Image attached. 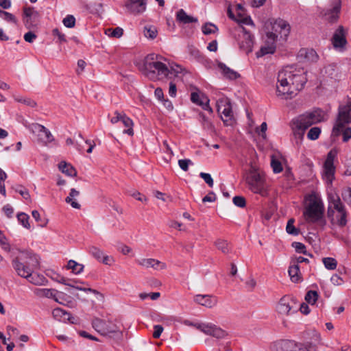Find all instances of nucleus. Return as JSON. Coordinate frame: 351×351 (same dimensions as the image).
I'll use <instances>...</instances> for the list:
<instances>
[{
	"label": "nucleus",
	"mask_w": 351,
	"mask_h": 351,
	"mask_svg": "<svg viewBox=\"0 0 351 351\" xmlns=\"http://www.w3.org/2000/svg\"><path fill=\"white\" fill-rule=\"evenodd\" d=\"M305 72L302 68L288 66L279 71L276 83V96L282 99L295 97L306 82Z\"/></svg>",
	"instance_id": "f257e3e1"
},
{
	"label": "nucleus",
	"mask_w": 351,
	"mask_h": 351,
	"mask_svg": "<svg viewBox=\"0 0 351 351\" xmlns=\"http://www.w3.org/2000/svg\"><path fill=\"white\" fill-rule=\"evenodd\" d=\"M144 73L152 80H162L164 79L173 80L176 82L182 80V77L186 71L178 64H172L169 69L160 61H146Z\"/></svg>",
	"instance_id": "f03ea898"
},
{
	"label": "nucleus",
	"mask_w": 351,
	"mask_h": 351,
	"mask_svg": "<svg viewBox=\"0 0 351 351\" xmlns=\"http://www.w3.org/2000/svg\"><path fill=\"white\" fill-rule=\"evenodd\" d=\"M12 264L17 275L24 278H29L40 267L39 261L36 255L19 249L14 254Z\"/></svg>",
	"instance_id": "7ed1b4c3"
},
{
	"label": "nucleus",
	"mask_w": 351,
	"mask_h": 351,
	"mask_svg": "<svg viewBox=\"0 0 351 351\" xmlns=\"http://www.w3.org/2000/svg\"><path fill=\"white\" fill-rule=\"evenodd\" d=\"M308 203L306 205L303 216L308 223H316L324 228L326 224L324 218V204L322 198L316 194H311L308 197Z\"/></svg>",
	"instance_id": "20e7f679"
},
{
	"label": "nucleus",
	"mask_w": 351,
	"mask_h": 351,
	"mask_svg": "<svg viewBox=\"0 0 351 351\" xmlns=\"http://www.w3.org/2000/svg\"><path fill=\"white\" fill-rule=\"evenodd\" d=\"M324 112L319 109L301 114L292 121L294 135L302 139L304 131L313 124L324 120Z\"/></svg>",
	"instance_id": "39448f33"
},
{
	"label": "nucleus",
	"mask_w": 351,
	"mask_h": 351,
	"mask_svg": "<svg viewBox=\"0 0 351 351\" xmlns=\"http://www.w3.org/2000/svg\"><path fill=\"white\" fill-rule=\"evenodd\" d=\"M327 217L332 224L343 227L347 224V211L337 195H329Z\"/></svg>",
	"instance_id": "423d86ee"
},
{
	"label": "nucleus",
	"mask_w": 351,
	"mask_h": 351,
	"mask_svg": "<svg viewBox=\"0 0 351 351\" xmlns=\"http://www.w3.org/2000/svg\"><path fill=\"white\" fill-rule=\"evenodd\" d=\"M265 27L267 39L273 43L287 40L291 30L289 23L282 19H269L265 22Z\"/></svg>",
	"instance_id": "0eeeda50"
},
{
	"label": "nucleus",
	"mask_w": 351,
	"mask_h": 351,
	"mask_svg": "<svg viewBox=\"0 0 351 351\" xmlns=\"http://www.w3.org/2000/svg\"><path fill=\"white\" fill-rule=\"evenodd\" d=\"M249 189L254 193L266 195V184L263 174L259 173L255 167H252L245 178Z\"/></svg>",
	"instance_id": "6e6552de"
},
{
	"label": "nucleus",
	"mask_w": 351,
	"mask_h": 351,
	"mask_svg": "<svg viewBox=\"0 0 351 351\" xmlns=\"http://www.w3.org/2000/svg\"><path fill=\"white\" fill-rule=\"evenodd\" d=\"M92 324L95 330L102 335L113 337L118 339H121L123 337L122 330L115 322L95 318L93 320Z\"/></svg>",
	"instance_id": "1a4fd4ad"
},
{
	"label": "nucleus",
	"mask_w": 351,
	"mask_h": 351,
	"mask_svg": "<svg viewBox=\"0 0 351 351\" xmlns=\"http://www.w3.org/2000/svg\"><path fill=\"white\" fill-rule=\"evenodd\" d=\"M351 122V102L339 108V112L334 124L332 135L338 136L346 128V125Z\"/></svg>",
	"instance_id": "9d476101"
},
{
	"label": "nucleus",
	"mask_w": 351,
	"mask_h": 351,
	"mask_svg": "<svg viewBox=\"0 0 351 351\" xmlns=\"http://www.w3.org/2000/svg\"><path fill=\"white\" fill-rule=\"evenodd\" d=\"M234 36L241 50L246 53H249L252 51V37L245 28L241 26L238 27L234 31Z\"/></svg>",
	"instance_id": "9b49d317"
},
{
	"label": "nucleus",
	"mask_w": 351,
	"mask_h": 351,
	"mask_svg": "<svg viewBox=\"0 0 351 351\" xmlns=\"http://www.w3.org/2000/svg\"><path fill=\"white\" fill-rule=\"evenodd\" d=\"M217 108L223 122L226 125H232L234 115L230 100L225 97L219 99L217 101Z\"/></svg>",
	"instance_id": "f8f14e48"
},
{
	"label": "nucleus",
	"mask_w": 351,
	"mask_h": 351,
	"mask_svg": "<svg viewBox=\"0 0 351 351\" xmlns=\"http://www.w3.org/2000/svg\"><path fill=\"white\" fill-rule=\"evenodd\" d=\"M341 8V1L334 0L332 7L323 10L321 14L326 21L330 23H335L339 20Z\"/></svg>",
	"instance_id": "ddd939ff"
},
{
	"label": "nucleus",
	"mask_w": 351,
	"mask_h": 351,
	"mask_svg": "<svg viewBox=\"0 0 351 351\" xmlns=\"http://www.w3.org/2000/svg\"><path fill=\"white\" fill-rule=\"evenodd\" d=\"M194 326L204 334L217 339L224 338L227 336V332L225 330L210 323H201Z\"/></svg>",
	"instance_id": "4468645a"
},
{
	"label": "nucleus",
	"mask_w": 351,
	"mask_h": 351,
	"mask_svg": "<svg viewBox=\"0 0 351 351\" xmlns=\"http://www.w3.org/2000/svg\"><path fill=\"white\" fill-rule=\"evenodd\" d=\"M236 15L232 13V11L230 8L228 10V16L238 22L239 23H242L245 25H254L253 21L250 16H248L243 7L241 4H237L235 8Z\"/></svg>",
	"instance_id": "2eb2a0df"
},
{
	"label": "nucleus",
	"mask_w": 351,
	"mask_h": 351,
	"mask_svg": "<svg viewBox=\"0 0 351 351\" xmlns=\"http://www.w3.org/2000/svg\"><path fill=\"white\" fill-rule=\"evenodd\" d=\"M39 18V13L33 8L25 7L23 8V21L27 29L36 26Z\"/></svg>",
	"instance_id": "dca6fc26"
},
{
	"label": "nucleus",
	"mask_w": 351,
	"mask_h": 351,
	"mask_svg": "<svg viewBox=\"0 0 351 351\" xmlns=\"http://www.w3.org/2000/svg\"><path fill=\"white\" fill-rule=\"evenodd\" d=\"M295 304V302L293 298L289 295H285L280 298L276 308L278 313L283 315H288L293 308Z\"/></svg>",
	"instance_id": "f3484780"
},
{
	"label": "nucleus",
	"mask_w": 351,
	"mask_h": 351,
	"mask_svg": "<svg viewBox=\"0 0 351 351\" xmlns=\"http://www.w3.org/2000/svg\"><path fill=\"white\" fill-rule=\"evenodd\" d=\"M332 44L335 49L343 50L347 44L346 33L343 26L340 25L335 30L331 39Z\"/></svg>",
	"instance_id": "a211bd4d"
},
{
	"label": "nucleus",
	"mask_w": 351,
	"mask_h": 351,
	"mask_svg": "<svg viewBox=\"0 0 351 351\" xmlns=\"http://www.w3.org/2000/svg\"><path fill=\"white\" fill-rule=\"evenodd\" d=\"M137 264L145 269H153L155 271H161L167 269V264L158 259L144 258L137 261Z\"/></svg>",
	"instance_id": "6ab92c4d"
},
{
	"label": "nucleus",
	"mask_w": 351,
	"mask_h": 351,
	"mask_svg": "<svg viewBox=\"0 0 351 351\" xmlns=\"http://www.w3.org/2000/svg\"><path fill=\"white\" fill-rule=\"evenodd\" d=\"M193 301L206 308H213L217 304V298L212 295L197 294L193 297Z\"/></svg>",
	"instance_id": "aec40b11"
},
{
	"label": "nucleus",
	"mask_w": 351,
	"mask_h": 351,
	"mask_svg": "<svg viewBox=\"0 0 351 351\" xmlns=\"http://www.w3.org/2000/svg\"><path fill=\"white\" fill-rule=\"evenodd\" d=\"M125 7L132 14H140L146 10V0H128Z\"/></svg>",
	"instance_id": "412c9836"
},
{
	"label": "nucleus",
	"mask_w": 351,
	"mask_h": 351,
	"mask_svg": "<svg viewBox=\"0 0 351 351\" xmlns=\"http://www.w3.org/2000/svg\"><path fill=\"white\" fill-rule=\"evenodd\" d=\"M191 100L193 103L202 106L204 110L210 113L213 112V109L209 106V99L204 95H200L198 92H193L191 95Z\"/></svg>",
	"instance_id": "4be33fe9"
},
{
	"label": "nucleus",
	"mask_w": 351,
	"mask_h": 351,
	"mask_svg": "<svg viewBox=\"0 0 351 351\" xmlns=\"http://www.w3.org/2000/svg\"><path fill=\"white\" fill-rule=\"evenodd\" d=\"M34 293L38 298H52L56 302L60 304H64V302L60 301L59 299L58 298V294L59 293V291H58L56 289L46 288L36 289L34 290Z\"/></svg>",
	"instance_id": "5701e85b"
},
{
	"label": "nucleus",
	"mask_w": 351,
	"mask_h": 351,
	"mask_svg": "<svg viewBox=\"0 0 351 351\" xmlns=\"http://www.w3.org/2000/svg\"><path fill=\"white\" fill-rule=\"evenodd\" d=\"M35 130L38 132L39 140L43 143L48 144L53 141L54 138L52 134L45 126L40 124H36L35 125Z\"/></svg>",
	"instance_id": "b1692460"
},
{
	"label": "nucleus",
	"mask_w": 351,
	"mask_h": 351,
	"mask_svg": "<svg viewBox=\"0 0 351 351\" xmlns=\"http://www.w3.org/2000/svg\"><path fill=\"white\" fill-rule=\"evenodd\" d=\"M52 315L54 319L60 322H69L71 324H75V318L68 312L60 308H54L52 311Z\"/></svg>",
	"instance_id": "393cba45"
},
{
	"label": "nucleus",
	"mask_w": 351,
	"mask_h": 351,
	"mask_svg": "<svg viewBox=\"0 0 351 351\" xmlns=\"http://www.w3.org/2000/svg\"><path fill=\"white\" fill-rule=\"evenodd\" d=\"M335 165H324L322 178L328 185H332L335 179Z\"/></svg>",
	"instance_id": "a878e982"
},
{
	"label": "nucleus",
	"mask_w": 351,
	"mask_h": 351,
	"mask_svg": "<svg viewBox=\"0 0 351 351\" xmlns=\"http://www.w3.org/2000/svg\"><path fill=\"white\" fill-rule=\"evenodd\" d=\"M176 21L181 24L197 23V19L189 15L183 9H180L176 15Z\"/></svg>",
	"instance_id": "bb28decb"
},
{
	"label": "nucleus",
	"mask_w": 351,
	"mask_h": 351,
	"mask_svg": "<svg viewBox=\"0 0 351 351\" xmlns=\"http://www.w3.org/2000/svg\"><path fill=\"white\" fill-rule=\"evenodd\" d=\"M276 346V351H296L298 343L291 340H282Z\"/></svg>",
	"instance_id": "cd10ccee"
},
{
	"label": "nucleus",
	"mask_w": 351,
	"mask_h": 351,
	"mask_svg": "<svg viewBox=\"0 0 351 351\" xmlns=\"http://www.w3.org/2000/svg\"><path fill=\"white\" fill-rule=\"evenodd\" d=\"M217 66H218L219 69L220 70L221 74L225 77H226L228 79L236 80L240 76L237 72H236L234 70L231 69L230 68L228 67L223 63L219 62L217 64Z\"/></svg>",
	"instance_id": "c85d7f7f"
},
{
	"label": "nucleus",
	"mask_w": 351,
	"mask_h": 351,
	"mask_svg": "<svg viewBox=\"0 0 351 351\" xmlns=\"http://www.w3.org/2000/svg\"><path fill=\"white\" fill-rule=\"evenodd\" d=\"M267 44L261 47L260 50L256 52L257 58L262 57L267 54L274 53L276 50L275 43H273L270 40L267 39Z\"/></svg>",
	"instance_id": "c756f323"
},
{
	"label": "nucleus",
	"mask_w": 351,
	"mask_h": 351,
	"mask_svg": "<svg viewBox=\"0 0 351 351\" xmlns=\"http://www.w3.org/2000/svg\"><path fill=\"white\" fill-rule=\"evenodd\" d=\"M79 195V191H77L75 189H71L69 196H67L65 199V202L67 204H69L73 208L80 209L81 206L76 201V197H78Z\"/></svg>",
	"instance_id": "7c9ffc66"
},
{
	"label": "nucleus",
	"mask_w": 351,
	"mask_h": 351,
	"mask_svg": "<svg viewBox=\"0 0 351 351\" xmlns=\"http://www.w3.org/2000/svg\"><path fill=\"white\" fill-rule=\"evenodd\" d=\"M291 280L293 282L298 283L302 281L301 273L300 271V267L298 264L291 265L288 271Z\"/></svg>",
	"instance_id": "2f4dec72"
},
{
	"label": "nucleus",
	"mask_w": 351,
	"mask_h": 351,
	"mask_svg": "<svg viewBox=\"0 0 351 351\" xmlns=\"http://www.w3.org/2000/svg\"><path fill=\"white\" fill-rule=\"evenodd\" d=\"M58 169L62 173L71 177H75L77 176L76 169L69 163L64 161H62L58 165Z\"/></svg>",
	"instance_id": "473e14b6"
},
{
	"label": "nucleus",
	"mask_w": 351,
	"mask_h": 351,
	"mask_svg": "<svg viewBox=\"0 0 351 351\" xmlns=\"http://www.w3.org/2000/svg\"><path fill=\"white\" fill-rule=\"evenodd\" d=\"M12 97L16 102L23 104L27 106H29L31 108L36 106V101L28 97L23 96L18 93H14L12 95Z\"/></svg>",
	"instance_id": "72a5a7b5"
},
{
	"label": "nucleus",
	"mask_w": 351,
	"mask_h": 351,
	"mask_svg": "<svg viewBox=\"0 0 351 351\" xmlns=\"http://www.w3.org/2000/svg\"><path fill=\"white\" fill-rule=\"evenodd\" d=\"M29 282L36 286H43L47 284L48 280L41 274L33 273L29 278H27Z\"/></svg>",
	"instance_id": "f704fd0d"
},
{
	"label": "nucleus",
	"mask_w": 351,
	"mask_h": 351,
	"mask_svg": "<svg viewBox=\"0 0 351 351\" xmlns=\"http://www.w3.org/2000/svg\"><path fill=\"white\" fill-rule=\"evenodd\" d=\"M121 123H123V126L125 128V130H123L124 134H127L129 136H133L134 135V130H133V125L134 123L132 120L127 117L125 114H123V118L121 120Z\"/></svg>",
	"instance_id": "c9c22d12"
},
{
	"label": "nucleus",
	"mask_w": 351,
	"mask_h": 351,
	"mask_svg": "<svg viewBox=\"0 0 351 351\" xmlns=\"http://www.w3.org/2000/svg\"><path fill=\"white\" fill-rule=\"evenodd\" d=\"M215 245L225 254H228L231 252V247L226 240L219 239L215 242Z\"/></svg>",
	"instance_id": "e433bc0d"
},
{
	"label": "nucleus",
	"mask_w": 351,
	"mask_h": 351,
	"mask_svg": "<svg viewBox=\"0 0 351 351\" xmlns=\"http://www.w3.org/2000/svg\"><path fill=\"white\" fill-rule=\"evenodd\" d=\"M300 55L304 56L309 62H316L318 60V55L312 49H303L300 51Z\"/></svg>",
	"instance_id": "4c0bfd02"
},
{
	"label": "nucleus",
	"mask_w": 351,
	"mask_h": 351,
	"mask_svg": "<svg viewBox=\"0 0 351 351\" xmlns=\"http://www.w3.org/2000/svg\"><path fill=\"white\" fill-rule=\"evenodd\" d=\"M143 34L147 38L153 40L158 35L157 28L154 25H147L143 28Z\"/></svg>",
	"instance_id": "58836bf2"
},
{
	"label": "nucleus",
	"mask_w": 351,
	"mask_h": 351,
	"mask_svg": "<svg viewBox=\"0 0 351 351\" xmlns=\"http://www.w3.org/2000/svg\"><path fill=\"white\" fill-rule=\"evenodd\" d=\"M67 267L71 269L73 273L75 274H80L84 269V265L77 263L75 261L70 260L67 263Z\"/></svg>",
	"instance_id": "ea45409f"
},
{
	"label": "nucleus",
	"mask_w": 351,
	"mask_h": 351,
	"mask_svg": "<svg viewBox=\"0 0 351 351\" xmlns=\"http://www.w3.org/2000/svg\"><path fill=\"white\" fill-rule=\"evenodd\" d=\"M202 32L205 35H209L211 34H215L218 31L217 27L211 23H205L202 27Z\"/></svg>",
	"instance_id": "a19ab883"
},
{
	"label": "nucleus",
	"mask_w": 351,
	"mask_h": 351,
	"mask_svg": "<svg viewBox=\"0 0 351 351\" xmlns=\"http://www.w3.org/2000/svg\"><path fill=\"white\" fill-rule=\"evenodd\" d=\"M322 262L324 265V267L329 270L335 269L337 265V261L335 258L330 257L324 258L322 259Z\"/></svg>",
	"instance_id": "79ce46f5"
},
{
	"label": "nucleus",
	"mask_w": 351,
	"mask_h": 351,
	"mask_svg": "<svg viewBox=\"0 0 351 351\" xmlns=\"http://www.w3.org/2000/svg\"><path fill=\"white\" fill-rule=\"evenodd\" d=\"M0 16L2 17L5 21L9 23H12L14 25H16L18 23L15 16L8 12L0 10Z\"/></svg>",
	"instance_id": "37998d69"
},
{
	"label": "nucleus",
	"mask_w": 351,
	"mask_h": 351,
	"mask_svg": "<svg viewBox=\"0 0 351 351\" xmlns=\"http://www.w3.org/2000/svg\"><path fill=\"white\" fill-rule=\"evenodd\" d=\"M88 252L99 261L101 260L104 254L102 250L95 246H90L88 249Z\"/></svg>",
	"instance_id": "c03bdc74"
},
{
	"label": "nucleus",
	"mask_w": 351,
	"mask_h": 351,
	"mask_svg": "<svg viewBox=\"0 0 351 351\" xmlns=\"http://www.w3.org/2000/svg\"><path fill=\"white\" fill-rule=\"evenodd\" d=\"M318 293L315 291H308L305 295V300L311 305L315 304L318 299Z\"/></svg>",
	"instance_id": "a18cd8bd"
},
{
	"label": "nucleus",
	"mask_w": 351,
	"mask_h": 351,
	"mask_svg": "<svg viewBox=\"0 0 351 351\" xmlns=\"http://www.w3.org/2000/svg\"><path fill=\"white\" fill-rule=\"evenodd\" d=\"M338 154V150L336 148L332 149L327 154V158L324 165H334V160Z\"/></svg>",
	"instance_id": "49530a36"
},
{
	"label": "nucleus",
	"mask_w": 351,
	"mask_h": 351,
	"mask_svg": "<svg viewBox=\"0 0 351 351\" xmlns=\"http://www.w3.org/2000/svg\"><path fill=\"white\" fill-rule=\"evenodd\" d=\"M17 219L24 228H25L27 229L30 228L31 226L29 223V217L27 214H25L24 213H21L17 215Z\"/></svg>",
	"instance_id": "de8ad7c7"
},
{
	"label": "nucleus",
	"mask_w": 351,
	"mask_h": 351,
	"mask_svg": "<svg viewBox=\"0 0 351 351\" xmlns=\"http://www.w3.org/2000/svg\"><path fill=\"white\" fill-rule=\"evenodd\" d=\"M321 133V128L319 127H313L310 129L307 134V137L310 140L314 141L319 138Z\"/></svg>",
	"instance_id": "09e8293b"
},
{
	"label": "nucleus",
	"mask_w": 351,
	"mask_h": 351,
	"mask_svg": "<svg viewBox=\"0 0 351 351\" xmlns=\"http://www.w3.org/2000/svg\"><path fill=\"white\" fill-rule=\"evenodd\" d=\"M294 219H290L287 224L286 230L287 232L292 235H298L300 232L299 230L296 228L294 225Z\"/></svg>",
	"instance_id": "8fccbe9b"
},
{
	"label": "nucleus",
	"mask_w": 351,
	"mask_h": 351,
	"mask_svg": "<svg viewBox=\"0 0 351 351\" xmlns=\"http://www.w3.org/2000/svg\"><path fill=\"white\" fill-rule=\"evenodd\" d=\"M325 73L331 78H336L338 76L337 67L334 64L328 65L325 68Z\"/></svg>",
	"instance_id": "3c124183"
},
{
	"label": "nucleus",
	"mask_w": 351,
	"mask_h": 351,
	"mask_svg": "<svg viewBox=\"0 0 351 351\" xmlns=\"http://www.w3.org/2000/svg\"><path fill=\"white\" fill-rule=\"evenodd\" d=\"M341 196L343 201L351 206V188L346 187L342 191Z\"/></svg>",
	"instance_id": "603ef678"
},
{
	"label": "nucleus",
	"mask_w": 351,
	"mask_h": 351,
	"mask_svg": "<svg viewBox=\"0 0 351 351\" xmlns=\"http://www.w3.org/2000/svg\"><path fill=\"white\" fill-rule=\"evenodd\" d=\"M64 25L72 28L75 25V19L73 15H67L62 21Z\"/></svg>",
	"instance_id": "864d4df0"
},
{
	"label": "nucleus",
	"mask_w": 351,
	"mask_h": 351,
	"mask_svg": "<svg viewBox=\"0 0 351 351\" xmlns=\"http://www.w3.org/2000/svg\"><path fill=\"white\" fill-rule=\"evenodd\" d=\"M0 245L2 248L5 251H10L11 247L9 243L8 242V239L4 234L0 230Z\"/></svg>",
	"instance_id": "5fc2aeb1"
},
{
	"label": "nucleus",
	"mask_w": 351,
	"mask_h": 351,
	"mask_svg": "<svg viewBox=\"0 0 351 351\" xmlns=\"http://www.w3.org/2000/svg\"><path fill=\"white\" fill-rule=\"evenodd\" d=\"M296 351H315V348L311 343H298Z\"/></svg>",
	"instance_id": "6e6d98bb"
},
{
	"label": "nucleus",
	"mask_w": 351,
	"mask_h": 351,
	"mask_svg": "<svg viewBox=\"0 0 351 351\" xmlns=\"http://www.w3.org/2000/svg\"><path fill=\"white\" fill-rule=\"evenodd\" d=\"M271 166L274 173H278L282 171V166L281 162L275 159H272L271 162Z\"/></svg>",
	"instance_id": "4d7b16f0"
},
{
	"label": "nucleus",
	"mask_w": 351,
	"mask_h": 351,
	"mask_svg": "<svg viewBox=\"0 0 351 351\" xmlns=\"http://www.w3.org/2000/svg\"><path fill=\"white\" fill-rule=\"evenodd\" d=\"M199 176L204 180V182L210 186L213 187L214 184L213 179L212 178L210 174L208 173L201 172L199 173Z\"/></svg>",
	"instance_id": "13d9d810"
},
{
	"label": "nucleus",
	"mask_w": 351,
	"mask_h": 351,
	"mask_svg": "<svg viewBox=\"0 0 351 351\" xmlns=\"http://www.w3.org/2000/svg\"><path fill=\"white\" fill-rule=\"evenodd\" d=\"M193 162L189 159H181L178 160V165L180 167V169L184 171H188L189 166L190 165H192Z\"/></svg>",
	"instance_id": "bf43d9fd"
},
{
	"label": "nucleus",
	"mask_w": 351,
	"mask_h": 351,
	"mask_svg": "<svg viewBox=\"0 0 351 351\" xmlns=\"http://www.w3.org/2000/svg\"><path fill=\"white\" fill-rule=\"evenodd\" d=\"M32 215L36 221L40 222V226L41 227H45L47 225V220L43 221L40 218V213L37 210H33Z\"/></svg>",
	"instance_id": "052dcab7"
},
{
	"label": "nucleus",
	"mask_w": 351,
	"mask_h": 351,
	"mask_svg": "<svg viewBox=\"0 0 351 351\" xmlns=\"http://www.w3.org/2000/svg\"><path fill=\"white\" fill-rule=\"evenodd\" d=\"M233 203L240 208H243L245 206V199L242 196H236L233 198Z\"/></svg>",
	"instance_id": "680f3d73"
},
{
	"label": "nucleus",
	"mask_w": 351,
	"mask_h": 351,
	"mask_svg": "<svg viewBox=\"0 0 351 351\" xmlns=\"http://www.w3.org/2000/svg\"><path fill=\"white\" fill-rule=\"evenodd\" d=\"M108 31L110 32L109 36L114 38H120L123 33V29L121 27H117L112 30L108 29Z\"/></svg>",
	"instance_id": "e2e57ef3"
},
{
	"label": "nucleus",
	"mask_w": 351,
	"mask_h": 351,
	"mask_svg": "<svg viewBox=\"0 0 351 351\" xmlns=\"http://www.w3.org/2000/svg\"><path fill=\"white\" fill-rule=\"evenodd\" d=\"M293 246L295 247L298 252L306 254V247L303 243L300 242H295L293 243Z\"/></svg>",
	"instance_id": "0e129e2a"
},
{
	"label": "nucleus",
	"mask_w": 351,
	"mask_h": 351,
	"mask_svg": "<svg viewBox=\"0 0 351 351\" xmlns=\"http://www.w3.org/2000/svg\"><path fill=\"white\" fill-rule=\"evenodd\" d=\"M330 281L332 285L339 286L341 285L343 283V280L337 274H334L330 278Z\"/></svg>",
	"instance_id": "69168bd1"
},
{
	"label": "nucleus",
	"mask_w": 351,
	"mask_h": 351,
	"mask_svg": "<svg viewBox=\"0 0 351 351\" xmlns=\"http://www.w3.org/2000/svg\"><path fill=\"white\" fill-rule=\"evenodd\" d=\"M37 38V36L33 32H28L24 34V40L29 43H32Z\"/></svg>",
	"instance_id": "338daca9"
},
{
	"label": "nucleus",
	"mask_w": 351,
	"mask_h": 351,
	"mask_svg": "<svg viewBox=\"0 0 351 351\" xmlns=\"http://www.w3.org/2000/svg\"><path fill=\"white\" fill-rule=\"evenodd\" d=\"M341 133L343 134V141L347 142L351 138V128L347 127Z\"/></svg>",
	"instance_id": "774afa93"
}]
</instances>
